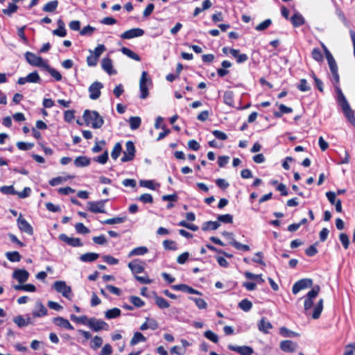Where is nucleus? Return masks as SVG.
Returning a JSON list of instances; mask_svg holds the SVG:
<instances>
[{
    "label": "nucleus",
    "mask_w": 355,
    "mask_h": 355,
    "mask_svg": "<svg viewBox=\"0 0 355 355\" xmlns=\"http://www.w3.org/2000/svg\"><path fill=\"white\" fill-rule=\"evenodd\" d=\"M336 92L337 101L342 108L345 116L353 126H355V116L354 111L352 110L340 87H336Z\"/></svg>",
    "instance_id": "1"
},
{
    "label": "nucleus",
    "mask_w": 355,
    "mask_h": 355,
    "mask_svg": "<svg viewBox=\"0 0 355 355\" xmlns=\"http://www.w3.org/2000/svg\"><path fill=\"white\" fill-rule=\"evenodd\" d=\"M83 118L87 125H90L94 129L100 128L104 123L103 117L96 111L85 110Z\"/></svg>",
    "instance_id": "2"
},
{
    "label": "nucleus",
    "mask_w": 355,
    "mask_h": 355,
    "mask_svg": "<svg viewBox=\"0 0 355 355\" xmlns=\"http://www.w3.org/2000/svg\"><path fill=\"white\" fill-rule=\"evenodd\" d=\"M322 48L324 49V52L326 56V58L328 62V64L331 71V73L332 74L334 84H338L339 83V75L338 73V67L337 64L336 62V60H334L333 55L330 53V51L328 50V49L322 44Z\"/></svg>",
    "instance_id": "3"
},
{
    "label": "nucleus",
    "mask_w": 355,
    "mask_h": 355,
    "mask_svg": "<svg viewBox=\"0 0 355 355\" xmlns=\"http://www.w3.org/2000/svg\"><path fill=\"white\" fill-rule=\"evenodd\" d=\"M152 84L151 79L148 77V73L143 71L139 80L140 98L145 99L148 96V86Z\"/></svg>",
    "instance_id": "4"
},
{
    "label": "nucleus",
    "mask_w": 355,
    "mask_h": 355,
    "mask_svg": "<svg viewBox=\"0 0 355 355\" xmlns=\"http://www.w3.org/2000/svg\"><path fill=\"white\" fill-rule=\"evenodd\" d=\"M320 290V287L318 285L313 286V288L308 292L304 300V311L305 313L308 314V311L313 306V299L315 298Z\"/></svg>",
    "instance_id": "5"
},
{
    "label": "nucleus",
    "mask_w": 355,
    "mask_h": 355,
    "mask_svg": "<svg viewBox=\"0 0 355 355\" xmlns=\"http://www.w3.org/2000/svg\"><path fill=\"white\" fill-rule=\"evenodd\" d=\"M53 287L58 293H61L64 297L68 299L71 298V288L70 286L67 285L65 282L56 281L54 282Z\"/></svg>",
    "instance_id": "6"
},
{
    "label": "nucleus",
    "mask_w": 355,
    "mask_h": 355,
    "mask_svg": "<svg viewBox=\"0 0 355 355\" xmlns=\"http://www.w3.org/2000/svg\"><path fill=\"white\" fill-rule=\"evenodd\" d=\"M25 58L26 61L32 66L45 67L47 63L40 56H37L33 53L27 51L25 53Z\"/></svg>",
    "instance_id": "7"
},
{
    "label": "nucleus",
    "mask_w": 355,
    "mask_h": 355,
    "mask_svg": "<svg viewBox=\"0 0 355 355\" xmlns=\"http://www.w3.org/2000/svg\"><path fill=\"white\" fill-rule=\"evenodd\" d=\"M87 326L94 331H99L101 330H108L109 325L102 320L96 318H89Z\"/></svg>",
    "instance_id": "8"
},
{
    "label": "nucleus",
    "mask_w": 355,
    "mask_h": 355,
    "mask_svg": "<svg viewBox=\"0 0 355 355\" xmlns=\"http://www.w3.org/2000/svg\"><path fill=\"white\" fill-rule=\"evenodd\" d=\"M108 200H101L99 201H89L87 203V209L92 213H105V203Z\"/></svg>",
    "instance_id": "9"
},
{
    "label": "nucleus",
    "mask_w": 355,
    "mask_h": 355,
    "mask_svg": "<svg viewBox=\"0 0 355 355\" xmlns=\"http://www.w3.org/2000/svg\"><path fill=\"white\" fill-rule=\"evenodd\" d=\"M135 155V147L134 143L128 141L125 143V150L123 152V155L121 157L123 162H126L133 159Z\"/></svg>",
    "instance_id": "10"
},
{
    "label": "nucleus",
    "mask_w": 355,
    "mask_h": 355,
    "mask_svg": "<svg viewBox=\"0 0 355 355\" xmlns=\"http://www.w3.org/2000/svg\"><path fill=\"white\" fill-rule=\"evenodd\" d=\"M313 286V281L311 279H302L295 282L292 288V292L296 295L301 290L310 288Z\"/></svg>",
    "instance_id": "11"
},
{
    "label": "nucleus",
    "mask_w": 355,
    "mask_h": 355,
    "mask_svg": "<svg viewBox=\"0 0 355 355\" xmlns=\"http://www.w3.org/2000/svg\"><path fill=\"white\" fill-rule=\"evenodd\" d=\"M103 87V85L98 82L96 81L93 83L89 87V98L92 100H96L101 96V89Z\"/></svg>",
    "instance_id": "12"
},
{
    "label": "nucleus",
    "mask_w": 355,
    "mask_h": 355,
    "mask_svg": "<svg viewBox=\"0 0 355 355\" xmlns=\"http://www.w3.org/2000/svg\"><path fill=\"white\" fill-rule=\"evenodd\" d=\"M41 78L37 71H33L26 77H21L18 79L19 85H24L26 83H40Z\"/></svg>",
    "instance_id": "13"
},
{
    "label": "nucleus",
    "mask_w": 355,
    "mask_h": 355,
    "mask_svg": "<svg viewBox=\"0 0 355 355\" xmlns=\"http://www.w3.org/2000/svg\"><path fill=\"white\" fill-rule=\"evenodd\" d=\"M17 221L18 227L21 232H24L28 235H33V229L32 226L27 222L25 218H22L21 214L19 215Z\"/></svg>",
    "instance_id": "14"
},
{
    "label": "nucleus",
    "mask_w": 355,
    "mask_h": 355,
    "mask_svg": "<svg viewBox=\"0 0 355 355\" xmlns=\"http://www.w3.org/2000/svg\"><path fill=\"white\" fill-rule=\"evenodd\" d=\"M228 349L231 351L236 352L241 355H252L254 353V349L249 346H234L229 345Z\"/></svg>",
    "instance_id": "15"
},
{
    "label": "nucleus",
    "mask_w": 355,
    "mask_h": 355,
    "mask_svg": "<svg viewBox=\"0 0 355 355\" xmlns=\"http://www.w3.org/2000/svg\"><path fill=\"white\" fill-rule=\"evenodd\" d=\"M144 34V30L136 28L128 30L123 33L121 35L122 39L129 40L137 37L142 36Z\"/></svg>",
    "instance_id": "16"
},
{
    "label": "nucleus",
    "mask_w": 355,
    "mask_h": 355,
    "mask_svg": "<svg viewBox=\"0 0 355 355\" xmlns=\"http://www.w3.org/2000/svg\"><path fill=\"white\" fill-rule=\"evenodd\" d=\"M59 239L67 243L69 245L72 247H80L83 245V243L80 239L78 238H73V237H69L65 234H61L59 235Z\"/></svg>",
    "instance_id": "17"
},
{
    "label": "nucleus",
    "mask_w": 355,
    "mask_h": 355,
    "mask_svg": "<svg viewBox=\"0 0 355 355\" xmlns=\"http://www.w3.org/2000/svg\"><path fill=\"white\" fill-rule=\"evenodd\" d=\"M280 349L284 352H294L297 348V344L292 340H283L279 345Z\"/></svg>",
    "instance_id": "18"
},
{
    "label": "nucleus",
    "mask_w": 355,
    "mask_h": 355,
    "mask_svg": "<svg viewBox=\"0 0 355 355\" xmlns=\"http://www.w3.org/2000/svg\"><path fill=\"white\" fill-rule=\"evenodd\" d=\"M12 277L17 279L19 284H22L28 280L29 273L24 269H17L13 272Z\"/></svg>",
    "instance_id": "19"
},
{
    "label": "nucleus",
    "mask_w": 355,
    "mask_h": 355,
    "mask_svg": "<svg viewBox=\"0 0 355 355\" xmlns=\"http://www.w3.org/2000/svg\"><path fill=\"white\" fill-rule=\"evenodd\" d=\"M172 288L175 291H180L190 294L202 295V293L184 284L173 285L172 286Z\"/></svg>",
    "instance_id": "20"
},
{
    "label": "nucleus",
    "mask_w": 355,
    "mask_h": 355,
    "mask_svg": "<svg viewBox=\"0 0 355 355\" xmlns=\"http://www.w3.org/2000/svg\"><path fill=\"white\" fill-rule=\"evenodd\" d=\"M102 69L109 75L116 74V71L113 69L112 61L110 58H104L101 61Z\"/></svg>",
    "instance_id": "21"
},
{
    "label": "nucleus",
    "mask_w": 355,
    "mask_h": 355,
    "mask_svg": "<svg viewBox=\"0 0 355 355\" xmlns=\"http://www.w3.org/2000/svg\"><path fill=\"white\" fill-rule=\"evenodd\" d=\"M47 314L46 308L40 302H37L35 308L33 311V315L34 317H42Z\"/></svg>",
    "instance_id": "22"
},
{
    "label": "nucleus",
    "mask_w": 355,
    "mask_h": 355,
    "mask_svg": "<svg viewBox=\"0 0 355 355\" xmlns=\"http://www.w3.org/2000/svg\"><path fill=\"white\" fill-rule=\"evenodd\" d=\"M128 268L131 270L132 273H141L144 270V267L141 264V261L135 259L128 263Z\"/></svg>",
    "instance_id": "23"
},
{
    "label": "nucleus",
    "mask_w": 355,
    "mask_h": 355,
    "mask_svg": "<svg viewBox=\"0 0 355 355\" xmlns=\"http://www.w3.org/2000/svg\"><path fill=\"white\" fill-rule=\"evenodd\" d=\"M53 321L56 325H58L60 327H63L64 329H69V330L73 329V327L71 324V323L69 322V320L64 318L57 317V318H54Z\"/></svg>",
    "instance_id": "24"
},
{
    "label": "nucleus",
    "mask_w": 355,
    "mask_h": 355,
    "mask_svg": "<svg viewBox=\"0 0 355 355\" xmlns=\"http://www.w3.org/2000/svg\"><path fill=\"white\" fill-rule=\"evenodd\" d=\"M272 328V325L269 321L266 320L264 318H263L258 323V329L260 331L268 334L269 330Z\"/></svg>",
    "instance_id": "25"
},
{
    "label": "nucleus",
    "mask_w": 355,
    "mask_h": 355,
    "mask_svg": "<svg viewBox=\"0 0 355 355\" xmlns=\"http://www.w3.org/2000/svg\"><path fill=\"white\" fill-rule=\"evenodd\" d=\"M99 257V254L95 252H87L80 257V260L83 262H92Z\"/></svg>",
    "instance_id": "26"
},
{
    "label": "nucleus",
    "mask_w": 355,
    "mask_h": 355,
    "mask_svg": "<svg viewBox=\"0 0 355 355\" xmlns=\"http://www.w3.org/2000/svg\"><path fill=\"white\" fill-rule=\"evenodd\" d=\"M90 159L85 156L77 157L74 160V164L76 167H85L89 166Z\"/></svg>",
    "instance_id": "27"
},
{
    "label": "nucleus",
    "mask_w": 355,
    "mask_h": 355,
    "mask_svg": "<svg viewBox=\"0 0 355 355\" xmlns=\"http://www.w3.org/2000/svg\"><path fill=\"white\" fill-rule=\"evenodd\" d=\"M323 309V299H320L313 309L312 318L315 320L318 319Z\"/></svg>",
    "instance_id": "28"
},
{
    "label": "nucleus",
    "mask_w": 355,
    "mask_h": 355,
    "mask_svg": "<svg viewBox=\"0 0 355 355\" xmlns=\"http://www.w3.org/2000/svg\"><path fill=\"white\" fill-rule=\"evenodd\" d=\"M291 21L295 27L300 26L304 24V19L300 13L294 14L291 18Z\"/></svg>",
    "instance_id": "29"
},
{
    "label": "nucleus",
    "mask_w": 355,
    "mask_h": 355,
    "mask_svg": "<svg viewBox=\"0 0 355 355\" xmlns=\"http://www.w3.org/2000/svg\"><path fill=\"white\" fill-rule=\"evenodd\" d=\"M148 250L145 246H141L134 248L131 250L128 254V257H131L133 256H139L144 255L148 252Z\"/></svg>",
    "instance_id": "30"
},
{
    "label": "nucleus",
    "mask_w": 355,
    "mask_h": 355,
    "mask_svg": "<svg viewBox=\"0 0 355 355\" xmlns=\"http://www.w3.org/2000/svg\"><path fill=\"white\" fill-rule=\"evenodd\" d=\"M58 6V1L57 0L51 1L46 3L42 8V10L46 12H54Z\"/></svg>",
    "instance_id": "31"
},
{
    "label": "nucleus",
    "mask_w": 355,
    "mask_h": 355,
    "mask_svg": "<svg viewBox=\"0 0 355 355\" xmlns=\"http://www.w3.org/2000/svg\"><path fill=\"white\" fill-rule=\"evenodd\" d=\"M13 321L19 327H23L31 323V318L25 320L21 315H17L13 319Z\"/></svg>",
    "instance_id": "32"
},
{
    "label": "nucleus",
    "mask_w": 355,
    "mask_h": 355,
    "mask_svg": "<svg viewBox=\"0 0 355 355\" xmlns=\"http://www.w3.org/2000/svg\"><path fill=\"white\" fill-rule=\"evenodd\" d=\"M121 315V310L118 308H113L107 310L105 313V316L107 319H112L119 317Z\"/></svg>",
    "instance_id": "33"
},
{
    "label": "nucleus",
    "mask_w": 355,
    "mask_h": 355,
    "mask_svg": "<svg viewBox=\"0 0 355 355\" xmlns=\"http://www.w3.org/2000/svg\"><path fill=\"white\" fill-rule=\"evenodd\" d=\"M146 340V337L140 332H135L133 337L130 340V345H135L139 342H145Z\"/></svg>",
    "instance_id": "34"
},
{
    "label": "nucleus",
    "mask_w": 355,
    "mask_h": 355,
    "mask_svg": "<svg viewBox=\"0 0 355 355\" xmlns=\"http://www.w3.org/2000/svg\"><path fill=\"white\" fill-rule=\"evenodd\" d=\"M44 69L53 77L57 81L62 80V75L56 69L51 67L48 64L45 66Z\"/></svg>",
    "instance_id": "35"
},
{
    "label": "nucleus",
    "mask_w": 355,
    "mask_h": 355,
    "mask_svg": "<svg viewBox=\"0 0 355 355\" xmlns=\"http://www.w3.org/2000/svg\"><path fill=\"white\" fill-rule=\"evenodd\" d=\"M6 258L11 262H18L21 260V255L17 251L8 252L6 253Z\"/></svg>",
    "instance_id": "36"
},
{
    "label": "nucleus",
    "mask_w": 355,
    "mask_h": 355,
    "mask_svg": "<svg viewBox=\"0 0 355 355\" xmlns=\"http://www.w3.org/2000/svg\"><path fill=\"white\" fill-rule=\"evenodd\" d=\"M220 224L217 221H207L205 223L202 227L203 231H207L209 230H215L218 228Z\"/></svg>",
    "instance_id": "37"
},
{
    "label": "nucleus",
    "mask_w": 355,
    "mask_h": 355,
    "mask_svg": "<svg viewBox=\"0 0 355 355\" xmlns=\"http://www.w3.org/2000/svg\"><path fill=\"white\" fill-rule=\"evenodd\" d=\"M121 52L124 55L129 57L130 58L135 60L136 61H140V60H141L140 57L137 53H135V52H133L132 50H130V49H128L127 47H123L121 49Z\"/></svg>",
    "instance_id": "38"
},
{
    "label": "nucleus",
    "mask_w": 355,
    "mask_h": 355,
    "mask_svg": "<svg viewBox=\"0 0 355 355\" xmlns=\"http://www.w3.org/2000/svg\"><path fill=\"white\" fill-rule=\"evenodd\" d=\"M126 220L125 217H115L112 218H109L105 220L101 221V223L105 225H114V224H119L125 222Z\"/></svg>",
    "instance_id": "39"
},
{
    "label": "nucleus",
    "mask_w": 355,
    "mask_h": 355,
    "mask_svg": "<svg viewBox=\"0 0 355 355\" xmlns=\"http://www.w3.org/2000/svg\"><path fill=\"white\" fill-rule=\"evenodd\" d=\"M279 109L280 112H276L274 114L275 116H276L277 118L282 117L283 114L291 113L293 112V109L291 107H287V106H286L285 105H283V104H281L279 106Z\"/></svg>",
    "instance_id": "40"
},
{
    "label": "nucleus",
    "mask_w": 355,
    "mask_h": 355,
    "mask_svg": "<svg viewBox=\"0 0 355 355\" xmlns=\"http://www.w3.org/2000/svg\"><path fill=\"white\" fill-rule=\"evenodd\" d=\"M130 126L132 130H136L139 128L141 120L139 116H131L129 119Z\"/></svg>",
    "instance_id": "41"
},
{
    "label": "nucleus",
    "mask_w": 355,
    "mask_h": 355,
    "mask_svg": "<svg viewBox=\"0 0 355 355\" xmlns=\"http://www.w3.org/2000/svg\"><path fill=\"white\" fill-rule=\"evenodd\" d=\"M155 300L156 304L160 309H166V308H168L170 306L169 303L164 298H163L162 297L155 295Z\"/></svg>",
    "instance_id": "42"
},
{
    "label": "nucleus",
    "mask_w": 355,
    "mask_h": 355,
    "mask_svg": "<svg viewBox=\"0 0 355 355\" xmlns=\"http://www.w3.org/2000/svg\"><path fill=\"white\" fill-rule=\"evenodd\" d=\"M230 244L235 248L236 250H242V251H248L250 250V246L248 245L241 244V243L236 241L235 239H232V241L230 242Z\"/></svg>",
    "instance_id": "43"
},
{
    "label": "nucleus",
    "mask_w": 355,
    "mask_h": 355,
    "mask_svg": "<svg viewBox=\"0 0 355 355\" xmlns=\"http://www.w3.org/2000/svg\"><path fill=\"white\" fill-rule=\"evenodd\" d=\"M239 307L241 309H242L243 311L247 312V311H249L252 309V304L248 299H244L239 303Z\"/></svg>",
    "instance_id": "44"
},
{
    "label": "nucleus",
    "mask_w": 355,
    "mask_h": 355,
    "mask_svg": "<svg viewBox=\"0 0 355 355\" xmlns=\"http://www.w3.org/2000/svg\"><path fill=\"white\" fill-rule=\"evenodd\" d=\"M70 318L73 322L85 325H87L89 321V318L86 315L76 316L75 315H71Z\"/></svg>",
    "instance_id": "45"
},
{
    "label": "nucleus",
    "mask_w": 355,
    "mask_h": 355,
    "mask_svg": "<svg viewBox=\"0 0 355 355\" xmlns=\"http://www.w3.org/2000/svg\"><path fill=\"white\" fill-rule=\"evenodd\" d=\"M122 147L120 143H116L112 151L111 152V157L114 160H116L120 155L121 153Z\"/></svg>",
    "instance_id": "46"
},
{
    "label": "nucleus",
    "mask_w": 355,
    "mask_h": 355,
    "mask_svg": "<svg viewBox=\"0 0 355 355\" xmlns=\"http://www.w3.org/2000/svg\"><path fill=\"white\" fill-rule=\"evenodd\" d=\"M234 94L231 91H227L224 93L223 100L224 103L228 105H232L234 103Z\"/></svg>",
    "instance_id": "47"
},
{
    "label": "nucleus",
    "mask_w": 355,
    "mask_h": 355,
    "mask_svg": "<svg viewBox=\"0 0 355 355\" xmlns=\"http://www.w3.org/2000/svg\"><path fill=\"white\" fill-rule=\"evenodd\" d=\"M163 245L164 249L167 250H176L178 249L176 243L172 240L164 241Z\"/></svg>",
    "instance_id": "48"
},
{
    "label": "nucleus",
    "mask_w": 355,
    "mask_h": 355,
    "mask_svg": "<svg viewBox=\"0 0 355 355\" xmlns=\"http://www.w3.org/2000/svg\"><path fill=\"white\" fill-rule=\"evenodd\" d=\"M102 345H103L102 338H101L100 336H96L93 338L91 345H90V347L93 349H96L99 348L100 347H101Z\"/></svg>",
    "instance_id": "49"
},
{
    "label": "nucleus",
    "mask_w": 355,
    "mask_h": 355,
    "mask_svg": "<svg viewBox=\"0 0 355 355\" xmlns=\"http://www.w3.org/2000/svg\"><path fill=\"white\" fill-rule=\"evenodd\" d=\"M108 159V151L105 150L101 155L94 157L93 160L101 164H105Z\"/></svg>",
    "instance_id": "50"
},
{
    "label": "nucleus",
    "mask_w": 355,
    "mask_h": 355,
    "mask_svg": "<svg viewBox=\"0 0 355 355\" xmlns=\"http://www.w3.org/2000/svg\"><path fill=\"white\" fill-rule=\"evenodd\" d=\"M189 299L193 301L200 309H205L207 306V302L202 298L190 297Z\"/></svg>",
    "instance_id": "51"
},
{
    "label": "nucleus",
    "mask_w": 355,
    "mask_h": 355,
    "mask_svg": "<svg viewBox=\"0 0 355 355\" xmlns=\"http://www.w3.org/2000/svg\"><path fill=\"white\" fill-rule=\"evenodd\" d=\"M245 276L248 279H255L259 283L264 282V279L262 278L261 275H254L250 272H245Z\"/></svg>",
    "instance_id": "52"
},
{
    "label": "nucleus",
    "mask_w": 355,
    "mask_h": 355,
    "mask_svg": "<svg viewBox=\"0 0 355 355\" xmlns=\"http://www.w3.org/2000/svg\"><path fill=\"white\" fill-rule=\"evenodd\" d=\"M204 336L206 338L210 340L214 343H217L218 342V336L211 331V330H207L204 333Z\"/></svg>",
    "instance_id": "53"
},
{
    "label": "nucleus",
    "mask_w": 355,
    "mask_h": 355,
    "mask_svg": "<svg viewBox=\"0 0 355 355\" xmlns=\"http://www.w3.org/2000/svg\"><path fill=\"white\" fill-rule=\"evenodd\" d=\"M18 6L15 3H10L7 8L3 10V12L7 15H11L17 10Z\"/></svg>",
    "instance_id": "54"
},
{
    "label": "nucleus",
    "mask_w": 355,
    "mask_h": 355,
    "mask_svg": "<svg viewBox=\"0 0 355 355\" xmlns=\"http://www.w3.org/2000/svg\"><path fill=\"white\" fill-rule=\"evenodd\" d=\"M272 24V21L270 19H266L263 22L258 24L255 29L258 31H262L268 28Z\"/></svg>",
    "instance_id": "55"
},
{
    "label": "nucleus",
    "mask_w": 355,
    "mask_h": 355,
    "mask_svg": "<svg viewBox=\"0 0 355 355\" xmlns=\"http://www.w3.org/2000/svg\"><path fill=\"white\" fill-rule=\"evenodd\" d=\"M312 57L317 62H322L323 60V55L318 48H315L312 51Z\"/></svg>",
    "instance_id": "56"
},
{
    "label": "nucleus",
    "mask_w": 355,
    "mask_h": 355,
    "mask_svg": "<svg viewBox=\"0 0 355 355\" xmlns=\"http://www.w3.org/2000/svg\"><path fill=\"white\" fill-rule=\"evenodd\" d=\"M0 191L4 194L16 195L17 191L13 186H3L0 188Z\"/></svg>",
    "instance_id": "57"
},
{
    "label": "nucleus",
    "mask_w": 355,
    "mask_h": 355,
    "mask_svg": "<svg viewBox=\"0 0 355 355\" xmlns=\"http://www.w3.org/2000/svg\"><path fill=\"white\" fill-rule=\"evenodd\" d=\"M75 229L78 234H85L89 232V230L87 227H85L84 224L82 223H78L76 224Z\"/></svg>",
    "instance_id": "58"
},
{
    "label": "nucleus",
    "mask_w": 355,
    "mask_h": 355,
    "mask_svg": "<svg viewBox=\"0 0 355 355\" xmlns=\"http://www.w3.org/2000/svg\"><path fill=\"white\" fill-rule=\"evenodd\" d=\"M130 302L137 307H141L144 306V302L137 296H130Z\"/></svg>",
    "instance_id": "59"
},
{
    "label": "nucleus",
    "mask_w": 355,
    "mask_h": 355,
    "mask_svg": "<svg viewBox=\"0 0 355 355\" xmlns=\"http://www.w3.org/2000/svg\"><path fill=\"white\" fill-rule=\"evenodd\" d=\"M106 50L105 46L104 44H98L94 49V51H92L93 55L96 57L98 59L101 55V54Z\"/></svg>",
    "instance_id": "60"
},
{
    "label": "nucleus",
    "mask_w": 355,
    "mask_h": 355,
    "mask_svg": "<svg viewBox=\"0 0 355 355\" xmlns=\"http://www.w3.org/2000/svg\"><path fill=\"white\" fill-rule=\"evenodd\" d=\"M339 239L343 244V248L347 250L349 245V239L348 236L345 233H341L339 236Z\"/></svg>",
    "instance_id": "61"
},
{
    "label": "nucleus",
    "mask_w": 355,
    "mask_h": 355,
    "mask_svg": "<svg viewBox=\"0 0 355 355\" xmlns=\"http://www.w3.org/2000/svg\"><path fill=\"white\" fill-rule=\"evenodd\" d=\"M218 221L224 223H232L233 221V217L231 214H227L224 215H219L218 216Z\"/></svg>",
    "instance_id": "62"
},
{
    "label": "nucleus",
    "mask_w": 355,
    "mask_h": 355,
    "mask_svg": "<svg viewBox=\"0 0 355 355\" xmlns=\"http://www.w3.org/2000/svg\"><path fill=\"white\" fill-rule=\"evenodd\" d=\"M90 55L87 58V64L89 67H95L98 63V58L93 55L92 51H89Z\"/></svg>",
    "instance_id": "63"
},
{
    "label": "nucleus",
    "mask_w": 355,
    "mask_h": 355,
    "mask_svg": "<svg viewBox=\"0 0 355 355\" xmlns=\"http://www.w3.org/2000/svg\"><path fill=\"white\" fill-rule=\"evenodd\" d=\"M139 200L144 203L152 204L153 202V196H152V195H150L149 193H144V194L141 195L139 197Z\"/></svg>",
    "instance_id": "64"
}]
</instances>
